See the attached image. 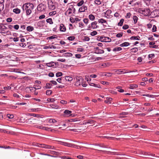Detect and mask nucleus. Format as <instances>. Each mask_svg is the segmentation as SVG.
<instances>
[{
	"instance_id": "obj_43",
	"label": "nucleus",
	"mask_w": 159,
	"mask_h": 159,
	"mask_svg": "<svg viewBox=\"0 0 159 159\" xmlns=\"http://www.w3.org/2000/svg\"><path fill=\"white\" fill-rule=\"evenodd\" d=\"M50 106L53 108H57L58 107V106L57 105L53 104H51L50 105Z\"/></svg>"
},
{
	"instance_id": "obj_18",
	"label": "nucleus",
	"mask_w": 159,
	"mask_h": 159,
	"mask_svg": "<svg viewBox=\"0 0 159 159\" xmlns=\"http://www.w3.org/2000/svg\"><path fill=\"white\" fill-rule=\"evenodd\" d=\"M41 145H43V146H41V147L43 148H45L48 149H53V148H52V146H51L45 144H41Z\"/></svg>"
},
{
	"instance_id": "obj_7",
	"label": "nucleus",
	"mask_w": 159,
	"mask_h": 159,
	"mask_svg": "<svg viewBox=\"0 0 159 159\" xmlns=\"http://www.w3.org/2000/svg\"><path fill=\"white\" fill-rule=\"evenodd\" d=\"M111 10L108 9L104 13V16H105L107 18H108L109 16H110V14H111Z\"/></svg>"
},
{
	"instance_id": "obj_33",
	"label": "nucleus",
	"mask_w": 159,
	"mask_h": 159,
	"mask_svg": "<svg viewBox=\"0 0 159 159\" xmlns=\"http://www.w3.org/2000/svg\"><path fill=\"white\" fill-rule=\"evenodd\" d=\"M131 52H136L138 51V48H132L131 50Z\"/></svg>"
},
{
	"instance_id": "obj_11",
	"label": "nucleus",
	"mask_w": 159,
	"mask_h": 159,
	"mask_svg": "<svg viewBox=\"0 0 159 159\" xmlns=\"http://www.w3.org/2000/svg\"><path fill=\"white\" fill-rule=\"evenodd\" d=\"M61 144L63 145L70 147H72L73 145L72 143L64 142H61Z\"/></svg>"
},
{
	"instance_id": "obj_56",
	"label": "nucleus",
	"mask_w": 159,
	"mask_h": 159,
	"mask_svg": "<svg viewBox=\"0 0 159 159\" xmlns=\"http://www.w3.org/2000/svg\"><path fill=\"white\" fill-rule=\"evenodd\" d=\"M97 34V32L96 31H94L91 33L90 34L92 36H94L96 35Z\"/></svg>"
},
{
	"instance_id": "obj_51",
	"label": "nucleus",
	"mask_w": 159,
	"mask_h": 159,
	"mask_svg": "<svg viewBox=\"0 0 159 159\" xmlns=\"http://www.w3.org/2000/svg\"><path fill=\"white\" fill-rule=\"evenodd\" d=\"M52 92L51 90H47L46 94L47 95H50L51 94Z\"/></svg>"
},
{
	"instance_id": "obj_1",
	"label": "nucleus",
	"mask_w": 159,
	"mask_h": 159,
	"mask_svg": "<svg viewBox=\"0 0 159 159\" xmlns=\"http://www.w3.org/2000/svg\"><path fill=\"white\" fill-rule=\"evenodd\" d=\"M34 5L32 3H27L24 4L22 7L23 11H25L27 16H29L34 9Z\"/></svg>"
},
{
	"instance_id": "obj_16",
	"label": "nucleus",
	"mask_w": 159,
	"mask_h": 159,
	"mask_svg": "<svg viewBox=\"0 0 159 159\" xmlns=\"http://www.w3.org/2000/svg\"><path fill=\"white\" fill-rule=\"evenodd\" d=\"M95 53L98 54H102L104 53V51L103 50L99 49L98 50H95Z\"/></svg>"
},
{
	"instance_id": "obj_37",
	"label": "nucleus",
	"mask_w": 159,
	"mask_h": 159,
	"mask_svg": "<svg viewBox=\"0 0 159 159\" xmlns=\"http://www.w3.org/2000/svg\"><path fill=\"white\" fill-rule=\"evenodd\" d=\"M64 54V56L66 57H71L73 55L70 52H67Z\"/></svg>"
},
{
	"instance_id": "obj_47",
	"label": "nucleus",
	"mask_w": 159,
	"mask_h": 159,
	"mask_svg": "<svg viewBox=\"0 0 159 159\" xmlns=\"http://www.w3.org/2000/svg\"><path fill=\"white\" fill-rule=\"evenodd\" d=\"M7 117L9 119H12L14 117V116L12 114H7Z\"/></svg>"
},
{
	"instance_id": "obj_35",
	"label": "nucleus",
	"mask_w": 159,
	"mask_h": 159,
	"mask_svg": "<svg viewBox=\"0 0 159 159\" xmlns=\"http://www.w3.org/2000/svg\"><path fill=\"white\" fill-rule=\"evenodd\" d=\"M133 19L134 21V24L136 23L137 22L138 19L137 17L136 16H133Z\"/></svg>"
},
{
	"instance_id": "obj_19",
	"label": "nucleus",
	"mask_w": 159,
	"mask_h": 159,
	"mask_svg": "<svg viewBox=\"0 0 159 159\" xmlns=\"http://www.w3.org/2000/svg\"><path fill=\"white\" fill-rule=\"evenodd\" d=\"M4 2V0H0V7H2V8H0V11L2 10L4 8V5L3 3Z\"/></svg>"
},
{
	"instance_id": "obj_36",
	"label": "nucleus",
	"mask_w": 159,
	"mask_h": 159,
	"mask_svg": "<svg viewBox=\"0 0 159 159\" xmlns=\"http://www.w3.org/2000/svg\"><path fill=\"white\" fill-rule=\"evenodd\" d=\"M146 5L148 6L150 4L151 0H143Z\"/></svg>"
},
{
	"instance_id": "obj_4",
	"label": "nucleus",
	"mask_w": 159,
	"mask_h": 159,
	"mask_svg": "<svg viewBox=\"0 0 159 159\" xmlns=\"http://www.w3.org/2000/svg\"><path fill=\"white\" fill-rule=\"evenodd\" d=\"M150 16L152 18L159 16V9L155 10L151 12Z\"/></svg>"
},
{
	"instance_id": "obj_64",
	"label": "nucleus",
	"mask_w": 159,
	"mask_h": 159,
	"mask_svg": "<svg viewBox=\"0 0 159 159\" xmlns=\"http://www.w3.org/2000/svg\"><path fill=\"white\" fill-rule=\"evenodd\" d=\"M74 8V7L72 5H70L69 6L68 10L72 11V9H73Z\"/></svg>"
},
{
	"instance_id": "obj_34",
	"label": "nucleus",
	"mask_w": 159,
	"mask_h": 159,
	"mask_svg": "<svg viewBox=\"0 0 159 159\" xmlns=\"http://www.w3.org/2000/svg\"><path fill=\"white\" fill-rule=\"evenodd\" d=\"M52 84L51 83H47L46 84V85L45 86V87L46 89H50L51 88V86Z\"/></svg>"
},
{
	"instance_id": "obj_15",
	"label": "nucleus",
	"mask_w": 159,
	"mask_h": 159,
	"mask_svg": "<svg viewBox=\"0 0 159 159\" xmlns=\"http://www.w3.org/2000/svg\"><path fill=\"white\" fill-rule=\"evenodd\" d=\"M143 11L146 13V16H150L151 12H150V11L149 9L147 8L145 9Z\"/></svg>"
},
{
	"instance_id": "obj_25",
	"label": "nucleus",
	"mask_w": 159,
	"mask_h": 159,
	"mask_svg": "<svg viewBox=\"0 0 159 159\" xmlns=\"http://www.w3.org/2000/svg\"><path fill=\"white\" fill-rule=\"evenodd\" d=\"M122 50V48L121 47H116L115 48L113 49V51L114 52H116L121 51Z\"/></svg>"
},
{
	"instance_id": "obj_49",
	"label": "nucleus",
	"mask_w": 159,
	"mask_h": 159,
	"mask_svg": "<svg viewBox=\"0 0 159 159\" xmlns=\"http://www.w3.org/2000/svg\"><path fill=\"white\" fill-rule=\"evenodd\" d=\"M157 28L156 26L154 25L153 26V27L152 29V31L153 32H155L157 31Z\"/></svg>"
},
{
	"instance_id": "obj_59",
	"label": "nucleus",
	"mask_w": 159,
	"mask_h": 159,
	"mask_svg": "<svg viewBox=\"0 0 159 159\" xmlns=\"http://www.w3.org/2000/svg\"><path fill=\"white\" fill-rule=\"evenodd\" d=\"M54 62H50L47 64V66L48 67H52L54 65H52V64Z\"/></svg>"
},
{
	"instance_id": "obj_14",
	"label": "nucleus",
	"mask_w": 159,
	"mask_h": 159,
	"mask_svg": "<svg viewBox=\"0 0 159 159\" xmlns=\"http://www.w3.org/2000/svg\"><path fill=\"white\" fill-rule=\"evenodd\" d=\"M97 23V22L96 21L93 22L91 23V27L93 29H96L98 27V26L96 25Z\"/></svg>"
},
{
	"instance_id": "obj_48",
	"label": "nucleus",
	"mask_w": 159,
	"mask_h": 159,
	"mask_svg": "<svg viewBox=\"0 0 159 159\" xmlns=\"http://www.w3.org/2000/svg\"><path fill=\"white\" fill-rule=\"evenodd\" d=\"M83 21L84 23L87 25L89 23V20L88 18H85L83 20Z\"/></svg>"
},
{
	"instance_id": "obj_28",
	"label": "nucleus",
	"mask_w": 159,
	"mask_h": 159,
	"mask_svg": "<svg viewBox=\"0 0 159 159\" xmlns=\"http://www.w3.org/2000/svg\"><path fill=\"white\" fill-rule=\"evenodd\" d=\"M124 21V19H121L120 22L118 23V25L120 26H122L123 25Z\"/></svg>"
},
{
	"instance_id": "obj_10",
	"label": "nucleus",
	"mask_w": 159,
	"mask_h": 159,
	"mask_svg": "<svg viewBox=\"0 0 159 159\" xmlns=\"http://www.w3.org/2000/svg\"><path fill=\"white\" fill-rule=\"evenodd\" d=\"M35 120V119H34L32 117L27 119V122L28 123L34 124H35L34 121Z\"/></svg>"
},
{
	"instance_id": "obj_58",
	"label": "nucleus",
	"mask_w": 159,
	"mask_h": 159,
	"mask_svg": "<svg viewBox=\"0 0 159 159\" xmlns=\"http://www.w3.org/2000/svg\"><path fill=\"white\" fill-rule=\"evenodd\" d=\"M129 28V25H124L122 27V28L124 30H126Z\"/></svg>"
},
{
	"instance_id": "obj_63",
	"label": "nucleus",
	"mask_w": 159,
	"mask_h": 159,
	"mask_svg": "<svg viewBox=\"0 0 159 159\" xmlns=\"http://www.w3.org/2000/svg\"><path fill=\"white\" fill-rule=\"evenodd\" d=\"M49 122L50 123H54L56 122L57 121L54 119H50L49 120Z\"/></svg>"
},
{
	"instance_id": "obj_30",
	"label": "nucleus",
	"mask_w": 159,
	"mask_h": 159,
	"mask_svg": "<svg viewBox=\"0 0 159 159\" xmlns=\"http://www.w3.org/2000/svg\"><path fill=\"white\" fill-rule=\"evenodd\" d=\"M89 17L90 20H93L95 19V17L93 14H90L89 16Z\"/></svg>"
},
{
	"instance_id": "obj_9",
	"label": "nucleus",
	"mask_w": 159,
	"mask_h": 159,
	"mask_svg": "<svg viewBox=\"0 0 159 159\" xmlns=\"http://www.w3.org/2000/svg\"><path fill=\"white\" fill-rule=\"evenodd\" d=\"M60 30L62 32H65L66 31V28L65 27L63 24H60Z\"/></svg>"
},
{
	"instance_id": "obj_27",
	"label": "nucleus",
	"mask_w": 159,
	"mask_h": 159,
	"mask_svg": "<svg viewBox=\"0 0 159 159\" xmlns=\"http://www.w3.org/2000/svg\"><path fill=\"white\" fill-rule=\"evenodd\" d=\"M71 112L72 111H71L67 110H66L64 111V113L65 115H69L71 113Z\"/></svg>"
},
{
	"instance_id": "obj_40",
	"label": "nucleus",
	"mask_w": 159,
	"mask_h": 159,
	"mask_svg": "<svg viewBox=\"0 0 159 159\" xmlns=\"http://www.w3.org/2000/svg\"><path fill=\"white\" fill-rule=\"evenodd\" d=\"M57 37L56 35H53L51 36H50L48 38L50 39H54L55 38H57Z\"/></svg>"
},
{
	"instance_id": "obj_39",
	"label": "nucleus",
	"mask_w": 159,
	"mask_h": 159,
	"mask_svg": "<svg viewBox=\"0 0 159 159\" xmlns=\"http://www.w3.org/2000/svg\"><path fill=\"white\" fill-rule=\"evenodd\" d=\"M103 36L98 37L97 38V40L99 41L103 42Z\"/></svg>"
},
{
	"instance_id": "obj_5",
	"label": "nucleus",
	"mask_w": 159,
	"mask_h": 159,
	"mask_svg": "<svg viewBox=\"0 0 159 159\" xmlns=\"http://www.w3.org/2000/svg\"><path fill=\"white\" fill-rule=\"evenodd\" d=\"M117 72V74H125L126 73H128L129 72H133V71H129L128 70H125V69H119L115 71Z\"/></svg>"
},
{
	"instance_id": "obj_8",
	"label": "nucleus",
	"mask_w": 159,
	"mask_h": 159,
	"mask_svg": "<svg viewBox=\"0 0 159 159\" xmlns=\"http://www.w3.org/2000/svg\"><path fill=\"white\" fill-rule=\"evenodd\" d=\"M87 9V7L86 6L84 5L79 8V11L80 12H84L85 11V10Z\"/></svg>"
},
{
	"instance_id": "obj_13",
	"label": "nucleus",
	"mask_w": 159,
	"mask_h": 159,
	"mask_svg": "<svg viewBox=\"0 0 159 159\" xmlns=\"http://www.w3.org/2000/svg\"><path fill=\"white\" fill-rule=\"evenodd\" d=\"M89 85L91 86H94L95 87H97L98 88H101L99 84H95V83H91V82H89Z\"/></svg>"
},
{
	"instance_id": "obj_2",
	"label": "nucleus",
	"mask_w": 159,
	"mask_h": 159,
	"mask_svg": "<svg viewBox=\"0 0 159 159\" xmlns=\"http://www.w3.org/2000/svg\"><path fill=\"white\" fill-rule=\"evenodd\" d=\"M76 79V81L75 82L74 84L75 86L78 87L83 84L84 80L81 76H77Z\"/></svg>"
},
{
	"instance_id": "obj_6",
	"label": "nucleus",
	"mask_w": 159,
	"mask_h": 159,
	"mask_svg": "<svg viewBox=\"0 0 159 159\" xmlns=\"http://www.w3.org/2000/svg\"><path fill=\"white\" fill-rule=\"evenodd\" d=\"M44 6L43 4L40 3L38 5L37 9L38 11H43L44 10Z\"/></svg>"
},
{
	"instance_id": "obj_29",
	"label": "nucleus",
	"mask_w": 159,
	"mask_h": 159,
	"mask_svg": "<svg viewBox=\"0 0 159 159\" xmlns=\"http://www.w3.org/2000/svg\"><path fill=\"white\" fill-rule=\"evenodd\" d=\"M88 124H95L96 122V121L93 120H87Z\"/></svg>"
},
{
	"instance_id": "obj_3",
	"label": "nucleus",
	"mask_w": 159,
	"mask_h": 159,
	"mask_svg": "<svg viewBox=\"0 0 159 159\" xmlns=\"http://www.w3.org/2000/svg\"><path fill=\"white\" fill-rule=\"evenodd\" d=\"M48 2V7L49 9L51 10H54L56 8L55 3L52 0H47Z\"/></svg>"
},
{
	"instance_id": "obj_24",
	"label": "nucleus",
	"mask_w": 159,
	"mask_h": 159,
	"mask_svg": "<svg viewBox=\"0 0 159 159\" xmlns=\"http://www.w3.org/2000/svg\"><path fill=\"white\" fill-rule=\"evenodd\" d=\"M27 30L29 32L32 31L34 30V28L32 26H28L26 28Z\"/></svg>"
},
{
	"instance_id": "obj_61",
	"label": "nucleus",
	"mask_w": 159,
	"mask_h": 159,
	"mask_svg": "<svg viewBox=\"0 0 159 159\" xmlns=\"http://www.w3.org/2000/svg\"><path fill=\"white\" fill-rule=\"evenodd\" d=\"M19 27V26L18 25H16L13 26V28L16 30H18Z\"/></svg>"
},
{
	"instance_id": "obj_57",
	"label": "nucleus",
	"mask_w": 159,
	"mask_h": 159,
	"mask_svg": "<svg viewBox=\"0 0 159 159\" xmlns=\"http://www.w3.org/2000/svg\"><path fill=\"white\" fill-rule=\"evenodd\" d=\"M155 57V55L154 54H152L148 55V58L149 59H151L150 58L154 57Z\"/></svg>"
},
{
	"instance_id": "obj_20",
	"label": "nucleus",
	"mask_w": 159,
	"mask_h": 159,
	"mask_svg": "<svg viewBox=\"0 0 159 159\" xmlns=\"http://www.w3.org/2000/svg\"><path fill=\"white\" fill-rule=\"evenodd\" d=\"M65 79L66 81H68L69 82H70L73 79V78L71 77L70 76H65Z\"/></svg>"
},
{
	"instance_id": "obj_17",
	"label": "nucleus",
	"mask_w": 159,
	"mask_h": 159,
	"mask_svg": "<svg viewBox=\"0 0 159 159\" xmlns=\"http://www.w3.org/2000/svg\"><path fill=\"white\" fill-rule=\"evenodd\" d=\"M130 43L129 42H125L124 43H123L122 44H121L120 45V47H126L129 45Z\"/></svg>"
},
{
	"instance_id": "obj_42",
	"label": "nucleus",
	"mask_w": 159,
	"mask_h": 159,
	"mask_svg": "<svg viewBox=\"0 0 159 159\" xmlns=\"http://www.w3.org/2000/svg\"><path fill=\"white\" fill-rule=\"evenodd\" d=\"M30 115L34 117H39L41 115L39 114H36L34 113H31L30 114Z\"/></svg>"
},
{
	"instance_id": "obj_52",
	"label": "nucleus",
	"mask_w": 159,
	"mask_h": 159,
	"mask_svg": "<svg viewBox=\"0 0 159 159\" xmlns=\"http://www.w3.org/2000/svg\"><path fill=\"white\" fill-rule=\"evenodd\" d=\"M48 102H53L55 101V99L53 98H48L47 99Z\"/></svg>"
},
{
	"instance_id": "obj_62",
	"label": "nucleus",
	"mask_w": 159,
	"mask_h": 159,
	"mask_svg": "<svg viewBox=\"0 0 159 159\" xmlns=\"http://www.w3.org/2000/svg\"><path fill=\"white\" fill-rule=\"evenodd\" d=\"M77 120L76 119H70L68 120V121L69 122H75Z\"/></svg>"
},
{
	"instance_id": "obj_45",
	"label": "nucleus",
	"mask_w": 159,
	"mask_h": 159,
	"mask_svg": "<svg viewBox=\"0 0 159 159\" xmlns=\"http://www.w3.org/2000/svg\"><path fill=\"white\" fill-rule=\"evenodd\" d=\"M62 75V73L61 72H58L56 74V76L57 77H58L61 76Z\"/></svg>"
},
{
	"instance_id": "obj_32",
	"label": "nucleus",
	"mask_w": 159,
	"mask_h": 159,
	"mask_svg": "<svg viewBox=\"0 0 159 159\" xmlns=\"http://www.w3.org/2000/svg\"><path fill=\"white\" fill-rule=\"evenodd\" d=\"M138 87V85L136 84H130L129 88L131 89H133L134 88H136Z\"/></svg>"
},
{
	"instance_id": "obj_46",
	"label": "nucleus",
	"mask_w": 159,
	"mask_h": 159,
	"mask_svg": "<svg viewBox=\"0 0 159 159\" xmlns=\"http://www.w3.org/2000/svg\"><path fill=\"white\" fill-rule=\"evenodd\" d=\"M84 3V1L81 0V1H80L79 2L77 3V5L78 6H82L83 4Z\"/></svg>"
},
{
	"instance_id": "obj_21",
	"label": "nucleus",
	"mask_w": 159,
	"mask_h": 159,
	"mask_svg": "<svg viewBox=\"0 0 159 159\" xmlns=\"http://www.w3.org/2000/svg\"><path fill=\"white\" fill-rule=\"evenodd\" d=\"M98 22L99 23H104V24H107V22L106 21L103 19H99L98 20Z\"/></svg>"
},
{
	"instance_id": "obj_38",
	"label": "nucleus",
	"mask_w": 159,
	"mask_h": 159,
	"mask_svg": "<svg viewBox=\"0 0 159 159\" xmlns=\"http://www.w3.org/2000/svg\"><path fill=\"white\" fill-rule=\"evenodd\" d=\"M75 39V37L74 36H70L67 38V39L70 41H73Z\"/></svg>"
},
{
	"instance_id": "obj_60",
	"label": "nucleus",
	"mask_w": 159,
	"mask_h": 159,
	"mask_svg": "<svg viewBox=\"0 0 159 159\" xmlns=\"http://www.w3.org/2000/svg\"><path fill=\"white\" fill-rule=\"evenodd\" d=\"M70 21L72 23H73L75 22V19L72 17H71L70 18Z\"/></svg>"
},
{
	"instance_id": "obj_55",
	"label": "nucleus",
	"mask_w": 159,
	"mask_h": 159,
	"mask_svg": "<svg viewBox=\"0 0 159 159\" xmlns=\"http://www.w3.org/2000/svg\"><path fill=\"white\" fill-rule=\"evenodd\" d=\"M56 14V11H55L51 12L49 13V15L50 16H53Z\"/></svg>"
},
{
	"instance_id": "obj_26",
	"label": "nucleus",
	"mask_w": 159,
	"mask_h": 159,
	"mask_svg": "<svg viewBox=\"0 0 159 159\" xmlns=\"http://www.w3.org/2000/svg\"><path fill=\"white\" fill-rule=\"evenodd\" d=\"M46 21L48 23H49L50 24H52L53 23V22L52 21V20L51 18L47 19L46 20Z\"/></svg>"
},
{
	"instance_id": "obj_44",
	"label": "nucleus",
	"mask_w": 159,
	"mask_h": 159,
	"mask_svg": "<svg viewBox=\"0 0 159 159\" xmlns=\"http://www.w3.org/2000/svg\"><path fill=\"white\" fill-rule=\"evenodd\" d=\"M94 3L96 4L99 5L101 4V2L99 0H95Z\"/></svg>"
},
{
	"instance_id": "obj_22",
	"label": "nucleus",
	"mask_w": 159,
	"mask_h": 159,
	"mask_svg": "<svg viewBox=\"0 0 159 159\" xmlns=\"http://www.w3.org/2000/svg\"><path fill=\"white\" fill-rule=\"evenodd\" d=\"M140 37L139 36H133L130 38V39L131 40H139Z\"/></svg>"
},
{
	"instance_id": "obj_41",
	"label": "nucleus",
	"mask_w": 159,
	"mask_h": 159,
	"mask_svg": "<svg viewBox=\"0 0 159 159\" xmlns=\"http://www.w3.org/2000/svg\"><path fill=\"white\" fill-rule=\"evenodd\" d=\"M62 159H74L66 156H63L61 157Z\"/></svg>"
},
{
	"instance_id": "obj_53",
	"label": "nucleus",
	"mask_w": 159,
	"mask_h": 159,
	"mask_svg": "<svg viewBox=\"0 0 159 159\" xmlns=\"http://www.w3.org/2000/svg\"><path fill=\"white\" fill-rule=\"evenodd\" d=\"M131 15V14L130 12L127 13L125 17L126 18H129L130 17Z\"/></svg>"
},
{
	"instance_id": "obj_12",
	"label": "nucleus",
	"mask_w": 159,
	"mask_h": 159,
	"mask_svg": "<svg viewBox=\"0 0 159 159\" xmlns=\"http://www.w3.org/2000/svg\"><path fill=\"white\" fill-rule=\"evenodd\" d=\"M111 39L108 37H104L103 39V42H110L111 41Z\"/></svg>"
},
{
	"instance_id": "obj_23",
	"label": "nucleus",
	"mask_w": 159,
	"mask_h": 159,
	"mask_svg": "<svg viewBox=\"0 0 159 159\" xmlns=\"http://www.w3.org/2000/svg\"><path fill=\"white\" fill-rule=\"evenodd\" d=\"M13 11L15 13L18 14H19L20 13V10L18 8H16L14 9L13 10Z\"/></svg>"
},
{
	"instance_id": "obj_54",
	"label": "nucleus",
	"mask_w": 159,
	"mask_h": 159,
	"mask_svg": "<svg viewBox=\"0 0 159 159\" xmlns=\"http://www.w3.org/2000/svg\"><path fill=\"white\" fill-rule=\"evenodd\" d=\"M123 35V33H119L116 35V37L117 38H120Z\"/></svg>"
},
{
	"instance_id": "obj_50",
	"label": "nucleus",
	"mask_w": 159,
	"mask_h": 159,
	"mask_svg": "<svg viewBox=\"0 0 159 159\" xmlns=\"http://www.w3.org/2000/svg\"><path fill=\"white\" fill-rule=\"evenodd\" d=\"M71 13H72V11H69L68 9L65 12V14L66 15H67V14L68 15H69Z\"/></svg>"
},
{
	"instance_id": "obj_31",
	"label": "nucleus",
	"mask_w": 159,
	"mask_h": 159,
	"mask_svg": "<svg viewBox=\"0 0 159 159\" xmlns=\"http://www.w3.org/2000/svg\"><path fill=\"white\" fill-rule=\"evenodd\" d=\"M83 38H84L82 39L83 41H89L90 40V38L87 36H84L83 37Z\"/></svg>"
}]
</instances>
